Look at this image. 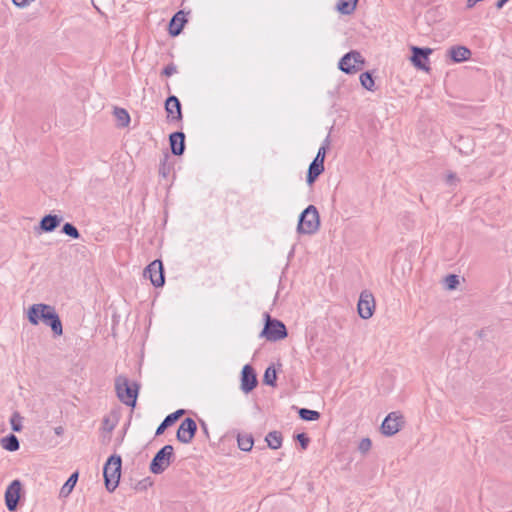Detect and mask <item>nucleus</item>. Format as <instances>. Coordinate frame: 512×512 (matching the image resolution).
I'll list each match as a JSON object with an SVG mask.
<instances>
[{
    "label": "nucleus",
    "mask_w": 512,
    "mask_h": 512,
    "mask_svg": "<svg viewBox=\"0 0 512 512\" xmlns=\"http://www.w3.org/2000/svg\"><path fill=\"white\" fill-rule=\"evenodd\" d=\"M358 0H338L337 10L343 15L352 14L357 5Z\"/></svg>",
    "instance_id": "23"
},
{
    "label": "nucleus",
    "mask_w": 512,
    "mask_h": 512,
    "mask_svg": "<svg viewBox=\"0 0 512 512\" xmlns=\"http://www.w3.org/2000/svg\"><path fill=\"white\" fill-rule=\"evenodd\" d=\"M411 51V62L413 63V65L418 69L429 71L430 68L426 64V62L428 61L429 55L432 53V49L412 46Z\"/></svg>",
    "instance_id": "12"
},
{
    "label": "nucleus",
    "mask_w": 512,
    "mask_h": 512,
    "mask_svg": "<svg viewBox=\"0 0 512 512\" xmlns=\"http://www.w3.org/2000/svg\"><path fill=\"white\" fill-rule=\"evenodd\" d=\"M265 440L267 442L268 447L273 450L279 449L282 445V435L278 431L269 432L266 435Z\"/></svg>",
    "instance_id": "24"
},
{
    "label": "nucleus",
    "mask_w": 512,
    "mask_h": 512,
    "mask_svg": "<svg viewBox=\"0 0 512 512\" xmlns=\"http://www.w3.org/2000/svg\"><path fill=\"white\" fill-rule=\"evenodd\" d=\"M171 152L180 156L185 150V134L183 132H174L169 136Z\"/></svg>",
    "instance_id": "17"
},
{
    "label": "nucleus",
    "mask_w": 512,
    "mask_h": 512,
    "mask_svg": "<svg viewBox=\"0 0 512 512\" xmlns=\"http://www.w3.org/2000/svg\"><path fill=\"white\" fill-rule=\"evenodd\" d=\"M460 182V179L453 172H449L446 175V183L450 186H456Z\"/></svg>",
    "instance_id": "40"
},
{
    "label": "nucleus",
    "mask_w": 512,
    "mask_h": 512,
    "mask_svg": "<svg viewBox=\"0 0 512 512\" xmlns=\"http://www.w3.org/2000/svg\"><path fill=\"white\" fill-rule=\"evenodd\" d=\"M403 425V415L399 412H391L382 422L381 431L386 436H393L400 431Z\"/></svg>",
    "instance_id": "9"
},
{
    "label": "nucleus",
    "mask_w": 512,
    "mask_h": 512,
    "mask_svg": "<svg viewBox=\"0 0 512 512\" xmlns=\"http://www.w3.org/2000/svg\"><path fill=\"white\" fill-rule=\"evenodd\" d=\"M324 165L312 161L309 165L306 181L309 185L313 184L316 179L324 172Z\"/></svg>",
    "instance_id": "20"
},
{
    "label": "nucleus",
    "mask_w": 512,
    "mask_h": 512,
    "mask_svg": "<svg viewBox=\"0 0 512 512\" xmlns=\"http://www.w3.org/2000/svg\"><path fill=\"white\" fill-rule=\"evenodd\" d=\"M328 146H329V136L326 137L323 145L319 148L317 154H316V157L314 158V162H317V163H320L322 165H324V160H325V156H326V152H327V149H328Z\"/></svg>",
    "instance_id": "30"
},
{
    "label": "nucleus",
    "mask_w": 512,
    "mask_h": 512,
    "mask_svg": "<svg viewBox=\"0 0 512 512\" xmlns=\"http://www.w3.org/2000/svg\"><path fill=\"white\" fill-rule=\"evenodd\" d=\"M165 110L167 117H171V120L179 121L182 119L181 103L176 96L171 95L166 99Z\"/></svg>",
    "instance_id": "15"
},
{
    "label": "nucleus",
    "mask_w": 512,
    "mask_h": 512,
    "mask_svg": "<svg viewBox=\"0 0 512 512\" xmlns=\"http://www.w3.org/2000/svg\"><path fill=\"white\" fill-rule=\"evenodd\" d=\"M79 473L76 471L70 475L68 480L64 483L60 490V497L66 498L70 495V493L73 491L77 481H78Z\"/></svg>",
    "instance_id": "21"
},
{
    "label": "nucleus",
    "mask_w": 512,
    "mask_h": 512,
    "mask_svg": "<svg viewBox=\"0 0 512 512\" xmlns=\"http://www.w3.org/2000/svg\"><path fill=\"white\" fill-rule=\"evenodd\" d=\"M444 283L447 289L454 290L459 284V278L455 274H450L445 277Z\"/></svg>",
    "instance_id": "35"
},
{
    "label": "nucleus",
    "mask_w": 512,
    "mask_h": 512,
    "mask_svg": "<svg viewBox=\"0 0 512 512\" xmlns=\"http://www.w3.org/2000/svg\"><path fill=\"white\" fill-rule=\"evenodd\" d=\"M122 459L119 455H111L106 461L103 469L106 489L113 492L119 484L121 476Z\"/></svg>",
    "instance_id": "3"
},
{
    "label": "nucleus",
    "mask_w": 512,
    "mask_h": 512,
    "mask_svg": "<svg viewBox=\"0 0 512 512\" xmlns=\"http://www.w3.org/2000/svg\"><path fill=\"white\" fill-rule=\"evenodd\" d=\"M365 60L361 53L352 50L345 54L339 61L338 67L346 74H354L363 69Z\"/></svg>",
    "instance_id": "7"
},
{
    "label": "nucleus",
    "mask_w": 512,
    "mask_h": 512,
    "mask_svg": "<svg viewBox=\"0 0 512 512\" xmlns=\"http://www.w3.org/2000/svg\"><path fill=\"white\" fill-rule=\"evenodd\" d=\"M371 446V440L369 438H363L358 445V449L361 453L365 454L371 449Z\"/></svg>",
    "instance_id": "36"
},
{
    "label": "nucleus",
    "mask_w": 512,
    "mask_h": 512,
    "mask_svg": "<svg viewBox=\"0 0 512 512\" xmlns=\"http://www.w3.org/2000/svg\"><path fill=\"white\" fill-rule=\"evenodd\" d=\"M174 458V448L172 445H165L161 448L150 463V471L153 474L163 473L171 464Z\"/></svg>",
    "instance_id": "6"
},
{
    "label": "nucleus",
    "mask_w": 512,
    "mask_h": 512,
    "mask_svg": "<svg viewBox=\"0 0 512 512\" xmlns=\"http://www.w3.org/2000/svg\"><path fill=\"white\" fill-rule=\"evenodd\" d=\"M22 417L18 412H14L10 419L11 428L15 432L22 430Z\"/></svg>",
    "instance_id": "32"
},
{
    "label": "nucleus",
    "mask_w": 512,
    "mask_h": 512,
    "mask_svg": "<svg viewBox=\"0 0 512 512\" xmlns=\"http://www.w3.org/2000/svg\"><path fill=\"white\" fill-rule=\"evenodd\" d=\"M177 72V67L173 64V63H170L168 64L161 72V74L163 76H166V77H169V76H172L173 74H175Z\"/></svg>",
    "instance_id": "39"
},
{
    "label": "nucleus",
    "mask_w": 512,
    "mask_h": 512,
    "mask_svg": "<svg viewBox=\"0 0 512 512\" xmlns=\"http://www.w3.org/2000/svg\"><path fill=\"white\" fill-rule=\"evenodd\" d=\"M375 305L373 294L368 290L362 291L357 305L359 316L364 320L371 318L375 310Z\"/></svg>",
    "instance_id": "8"
},
{
    "label": "nucleus",
    "mask_w": 512,
    "mask_h": 512,
    "mask_svg": "<svg viewBox=\"0 0 512 512\" xmlns=\"http://www.w3.org/2000/svg\"><path fill=\"white\" fill-rule=\"evenodd\" d=\"M2 448L7 451L14 452L20 447L19 440L14 434H10L0 439Z\"/></svg>",
    "instance_id": "22"
},
{
    "label": "nucleus",
    "mask_w": 512,
    "mask_h": 512,
    "mask_svg": "<svg viewBox=\"0 0 512 512\" xmlns=\"http://www.w3.org/2000/svg\"><path fill=\"white\" fill-rule=\"evenodd\" d=\"M26 315L29 323L34 326L40 322L49 326L55 337L63 334L62 322L54 306L44 303L33 304L28 308Z\"/></svg>",
    "instance_id": "1"
},
{
    "label": "nucleus",
    "mask_w": 512,
    "mask_h": 512,
    "mask_svg": "<svg viewBox=\"0 0 512 512\" xmlns=\"http://www.w3.org/2000/svg\"><path fill=\"white\" fill-rule=\"evenodd\" d=\"M509 0H498L496 3V8L501 9Z\"/></svg>",
    "instance_id": "44"
},
{
    "label": "nucleus",
    "mask_w": 512,
    "mask_h": 512,
    "mask_svg": "<svg viewBox=\"0 0 512 512\" xmlns=\"http://www.w3.org/2000/svg\"><path fill=\"white\" fill-rule=\"evenodd\" d=\"M103 430H105L108 433H111L113 429L115 428V422L112 421L109 417H105L102 422Z\"/></svg>",
    "instance_id": "37"
},
{
    "label": "nucleus",
    "mask_w": 512,
    "mask_h": 512,
    "mask_svg": "<svg viewBox=\"0 0 512 512\" xmlns=\"http://www.w3.org/2000/svg\"><path fill=\"white\" fill-rule=\"evenodd\" d=\"M265 325L260 334L261 337H265L268 341L275 342L287 337V329L283 322L277 319H273L269 314H265Z\"/></svg>",
    "instance_id": "5"
},
{
    "label": "nucleus",
    "mask_w": 512,
    "mask_h": 512,
    "mask_svg": "<svg viewBox=\"0 0 512 512\" xmlns=\"http://www.w3.org/2000/svg\"><path fill=\"white\" fill-rule=\"evenodd\" d=\"M184 414H185V410L179 409V410L167 415L163 421L165 422L166 425H168L170 427Z\"/></svg>",
    "instance_id": "34"
},
{
    "label": "nucleus",
    "mask_w": 512,
    "mask_h": 512,
    "mask_svg": "<svg viewBox=\"0 0 512 512\" xmlns=\"http://www.w3.org/2000/svg\"><path fill=\"white\" fill-rule=\"evenodd\" d=\"M169 426L165 424L164 421H162V423L158 426V428L156 429V433L155 435L156 436H159L161 434L164 433V431L168 428Z\"/></svg>",
    "instance_id": "42"
},
{
    "label": "nucleus",
    "mask_w": 512,
    "mask_h": 512,
    "mask_svg": "<svg viewBox=\"0 0 512 512\" xmlns=\"http://www.w3.org/2000/svg\"><path fill=\"white\" fill-rule=\"evenodd\" d=\"M114 115L118 121V125L120 127H126L128 126L130 122V116L128 112L123 108H115Z\"/></svg>",
    "instance_id": "26"
},
{
    "label": "nucleus",
    "mask_w": 512,
    "mask_h": 512,
    "mask_svg": "<svg viewBox=\"0 0 512 512\" xmlns=\"http://www.w3.org/2000/svg\"><path fill=\"white\" fill-rule=\"evenodd\" d=\"M320 226V218L317 208L309 205L299 216L297 231L301 234H313Z\"/></svg>",
    "instance_id": "4"
},
{
    "label": "nucleus",
    "mask_w": 512,
    "mask_h": 512,
    "mask_svg": "<svg viewBox=\"0 0 512 512\" xmlns=\"http://www.w3.org/2000/svg\"><path fill=\"white\" fill-rule=\"evenodd\" d=\"M471 54L472 53H471L470 49H468L465 46H461V45L452 46L448 50V55L456 63H460V62L470 59Z\"/></svg>",
    "instance_id": "19"
},
{
    "label": "nucleus",
    "mask_w": 512,
    "mask_h": 512,
    "mask_svg": "<svg viewBox=\"0 0 512 512\" xmlns=\"http://www.w3.org/2000/svg\"><path fill=\"white\" fill-rule=\"evenodd\" d=\"M115 390L119 400L130 407L136 406L139 384L130 382L126 376L119 375L115 379Z\"/></svg>",
    "instance_id": "2"
},
{
    "label": "nucleus",
    "mask_w": 512,
    "mask_h": 512,
    "mask_svg": "<svg viewBox=\"0 0 512 512\" xmlns=\"http://www.w3.org/2000/svg\"><path fill=\"white\" fill-rule=\"evenodd\" d=\"M187 22L186 14L184 11H178L170 20L169 23V34L171 36H178Z\"/></svg>",
    "instance_id": "16"
},
{
    "label": "nucleus",
    "mask_w": 512,
    "mask_h": 512,
    "mask_svg": "<svg viewBox=\"0 0 512 512\" xmlns=\"http://www.w3.org/2000/svg\"><path fill=\"white\" fill-rule=\"evenodd\" d=\"M62 232L74 239H78L80 237L78 229L71 223H65L62 227Z\"/></svg>",
    "instance_id": "33"
},
{
    "label": "nucleus",
    "mask_w": 512,
    "mask_h": 512,
    "mask_svg": "<svg viewBox=\"0 0 512 512\" xmlns=\"http://www.w3.org/2000/svg\"><path fill=\"white\" fill-rule=\"evenodd\" d=\"M276 379L277 376L275 369L273 367H268L265 371L263 382L266 385L275 386Z\"/></svg>",
    "instance_id": "31"
},
{
    "label": "nucleus",
    "mask_w": 512,
    "mask_h": 512,
    "mask_svg": "<svg viewBox=\"0 0 512 512\" xmlns=\"http://www.w3.org/2000/svg\"><path fill=\"white\" fill-rule=\"evenodd\" d=\"M296 440L300 443L301 448L304 450L308 447V444L310 442L309 438L306 436L305 433L297 434Z\"/></svg>",
    "instance_id": "38"
},
{
    "label": "nucleus",
    "mask_w": 512,
    "mask_h": 512,
    "mask_svg": "<svg viewBox=\"0 0 512 512\" xmlns=\"http://www.w3.org/2000/svg\"><path fill=\"white\" fill-rule=\"evenodd\" d=\"M35 0H12L13 4L18 8H24Z\"/></svg>",
    "instance_id": "41"
},
{
    "label": "nucleus",
    "mask_w": 512,
    "mask_h": 512,
    "mask_svg": "<svg viewBox=\"0 0 512 512\" xmlns=\"http://www.w3.org/2000/svg\"><path fill=\"white\" fill-rule=\"evenodd\" d=\"M54 432L56 435L61 436L64 433V429L62 426H58L54 428Z\"/></svg>",
    "instance_id": "43"
},
{
    "label": "nucleus",
    "mask_w": 512,
    "mask_h": 512,
    "mask_svg": "<svg viewBox=\"0 0 512 512\" xmlns=\"http://www.w3.org/2000/svg\"><path fill=\"white\" fill-rule=\"evenodd\" d=\"M62 220V217L57 215H45L39 223V229L42 232H52L60 225Z\"/></svg>",
    "instance_id": "18"
},
{
    "label": "nucleus",
    "mask_w": 512,
    "mask_h": 512,
    "mask_svg": "<svg viewBox=\"0 0 512 512\" xmlns=\"http://www.w3.org/2000/svg\"><path fill=\"white\" fill-rule=\"evenodd\" d=\"M298 413L299 417L305 421H316L320 418V413L318 411L310 410L307 408L299 409Z\"/></svg>",
    "instance_id": "27"
},
{
    "label": "nucleus",
    "mask_w": 512,
    "mask_h": 512,
    "mask_svg": "<svg viewBox=\"0 0 512 512\" xmlns=\"http://www.w3.org/2000/svg\"><path fill=\"white\" fill-rule=\"evenodd\" d=\"M360 82H361V85L369 90V91H374L375 90V82H374V79L372 77V74L370 72H364L360 75Z\"/></svg>",
    "instance_id": "28"
},
{
    "label": "nucleus",
    "mask_w": 512,
    "mask_h": 512,
    "mask_svg": "<svg viewBox=\"0 0 512 512\" xmlns=\"http://www.w3.org/2000/svg\"><path fill=\"white\" fill-rule=\"evenodd\" d=\"M196 431V422L192 418H186L180 424L176 433V438L183 444H189L193 440Z\"/></svg>",
    "instance_id": "11"
},
{
    "label": "nucleus",
    "mask_w": 512,
    "mask_h": 512,
    "mask_svg": "<svg viewBox=\"0 0 512 512\" xmlns=\"http://www.w3.org/2000/svg\"><path fill=\"white\" fill-rule=\"evenodd\" d=\"M144 276L149 277L155 287L164 285L165 277L161 260L152 261L144 270Z\"/></svg>",
    "instance_id": "10"
},
{
    "label": "nucleus",
    "mask_w": 512,
    "mask_h": 512,
    "mask_svg": "<svg viewBox=\"0 0 512 512\" xmlns=\"http://www.w3.org/2000/svg\"><path fill=\"white\" fill-rule=\"evenodd\" d=\"M257 377L250 365H245L241 372V389L245 393L251 392L257 386Z\"/></svg>",
    "instance_id": "14"
},
{
    "label": "nucleus",
    "mask_w": 512,
    "mask_h": 512,
    "mask_svg": "<svg viewBox=\"0 0 512 512\" xmlns=\"http://www.w3.org/2000/svg\"><path fill=\"white\" fill-rule=\"evenodd\" d=\"M168 159L169 155L168 153H165L159 164V174L164 178L168 176L171 170V165L169 164Z\"/></svg>",
    "instance_id": "29"
},
{
    "label": "nucleus",
    "mask_w": 512,
    "mask_h": 512,
    "mask_svg": "<svg viewBox=\"0 0 512 512\" xmlns=\"http://www.w3.org/2000/svg\"><path fill=\"white\" fill-rule=\"evenodd\" d=\"M21 482L14 480L5 491V503L9 511H15L19 502Z\"/></svg>",
    "instance_id": "13"
},
{
    "label": "nucleus",
    "mask_w": 512,
    "mask_h": 512,
    "mask_svg": "<svg viewBox=\"0 0 512 512\" xmlns=\"http://www.w3.org/2000/svg\"><path fill=\"white\" fill-rule=\"evenodd\" d=\"M237 442L238 447L245 452L250 451L254 444L253 437L250 434L238 435Z\"/></svg>",
    "instance_id": "25"
}]
</instances>
